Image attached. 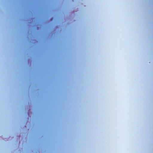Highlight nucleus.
<instances>
[{"label":"nucleus","mask_w":153,"mask_h":153,"mask_svg":"<svg viewBox=\"0 0 153 153\" xmlns=\"http://www.w3.org/2000/svg\"><path fill=\"white\" fill-rule=\"evenodd\" d=\"M28 116H29V114L28 113Z\"/></svg>","instance_id":"nucleus-1"}]
</instances>
